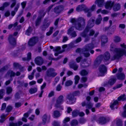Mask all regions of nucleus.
<instances>
[{"instance_id": "obj_40", "label": "nucleus", "mask_w": 126, "mask_h": 126, "mask_svg": "<svg viewBox=\"0 0 126 126\" xmlns=\"http://www.w3.org/2000/svg\"><path fill=\"white\" fill-rule=\"evenodd\" d=\"M88 72L85 70H83L80 72V74L82 76H84L87 75L88 74Z\"/></svg>"}, {"instance_id": "obj_12", "label": "nucleus", "mask_w": 126, "mask_h": 126, "mask_svg": "<svg viewBox=\"0 0 126 126\" xmlns=\"http://www.w3.org/2000/svg\"><path fill=\"white\" fill-rule=\"evenodd\" d=\"M96 121L100 124L102 125L105 124L106 122V119L104 117H99L97 120Z\"/></svg>"}, {"instance_id": "obj_21", "label": "nucleus", "mask_w": 126, "mask_h": 126, "mask_svg": "<svg viewBox=\"0 0 126 126\" xmlns=\"http://www.w3.org/2000/svg\"><path fill=\"white\" fill-rule=\"evenodd\" d=\"M104 0H96L95 2V3L97 4L99 7H102L104 4Z\"/></svg>"}, {"instance_id": "obj_5", "label": "nucleus", "mask_w": 126, "mask_h": 126, "mask_svg": "<svg viewBox=\"0 0 126 126\" xmlns=\"http://www.w3.org/2000/svg\"><path fill=\"white\" fill-rule=\"evenodd\" d=\"M64 6L62 5L56 6L53 9V12L56 14H59L64 10Z\"/></svg>"}, {"instance_id": "obj_36", "label": "nucleus", "mask_w": 126, "mask_h": 126, "mask_svg": "<svg viewBox=\"0 0 126 126\" xmlns=\"http://www.w3.org/2000/svg\"><path fill=\"white\" fill-rule=\"evenodd\" d=\"M81 38L80 37H79L78 38L75 40L73 41L71 43L73 44H77L81 41Z\"/></svg>"}, {"instance_id": "obj_16", "label": "nucleus", "mask_w": 126, "mask_h": 126, "mask_svg": "<svg viewBox=\"0 0 126 126\" xmlns=\"http://www.w3.org/2000/svg\"><path fill=\"white\" fill-rule=\"evenodd\" d=\"M101 40L102 45H103L108 42V38L106 36L103 35L101 36Z\"/></svg>"}, {"instance_id": "obj_38", "label": "nucleus", "mask_w": 126, "mask_h": 126, "mask_svg": "<svg viewBox=\"0 0 126 126\" xmlns=\"http://www.w3.org/2000/svg\"><path fill=\"white\" fill-rule=\"evenodd\" d=\"M74 30V27H72L70 28L67 31V34L70 35L72 33L75 31Z\"/></svg>"}, {"instance_id": "obj_48", "label": "nucleus", "mask_w": 126, "mask_h": 126, "mask_svg": "<svg viewBox=\"0 0 126 126\" xmlns=\"http://www.w3.org/2000/svg\"><path fill=\"white\" fill-rule=\"evenodd\" d=\"M53 27H50V30L48 32H47L46 33V35L47 36H49L52 33L53 30Z\"/></svg>"}, {"instance_id": "obj_18", "label": "nucleus", "mask_w": 126, "mask_h": 126, "mask_svg": "<svg viewBox=\"0 0 126 126\" xmlns=\"http://www.w3.org/2000/svg\"><path fill=\"white\" fill-rule=\"evenodd\" d=\"M87 8L86 6L84 4H82L81 5H79L76 8L77 11L78 12H80L84 10L85 11V9Z\"/></svg>"}, {"instance_id": "obj_23", "label": "nucleus", "mask_w": 126, "mask_h": 126, "mask_svg": "<svg viewBox=\"0 0 126 126\" xmlns=\"http://www.w3.org/2000/svg\"><path fill=\"white\" fill-rule=\"evenodd\" d=\"M31 59V54L30 52H29L27 54V57L23 58L22 60L24 61H29Z\"/></svg>"}, {"instance_id": "obj_3", "label": "nucleus", "mask_w": 126, "mask_h": 126, "mask_svg": "<svg viewBox=\"0 0 126 126\" xmlns=\"http://www.w3.org/2000/svg\"><path fill=\"white\" fill-rule=\"evenodd\" d=\"M99 70L100 73L98 74V76H104L107 71L106 67L103 64L99 66Z\"/></svg>"}, {"instance_id": "obj_29", "label": "nucleus", "mask_w": 126, "mask_h": 126, "mask_svg": "<svg viewBox=\"0 0 126 126\" xmlns=\"http://www.w3.org/2000/svg\"><path fill=\"white\" fill-rule=\"evenodd\" d=\"M49 24V23H45L41 26V28L42 30L45 31L48 27Z\"/></svg>"}, {"instance_id": "obj_25", "label": "nucleus", "mask_w": 126, "mask_h": 126, "mask_svg": "<svg viewBox=\"0 0 126 126\" xmlns=\"http://www.w3.org/2000/svg\"><path fill=\"white\" fill-rule=\"evenodd\" d=\"M69 66L70 68L73 69L74 70H77L78 67V65L75 62L73 63L70 64Z\"/></svg>"}, {"instance_id": "obj_4", "label": "nucleus", "mask_w": 126, "mask_h": 126, "mask_svg": "<svg viewBox=\"0 0 126 126\" xmlns=\"http://www.w3.org/2000/svg\"><path fill=\"white\" fill-rule=\"evenodd\" d=\"M66 98L68 100V101H67V103L70 104H73L75 102L76 100V98L72 94H68L66 97Z\"/></svg>"}, {"instance_id": "obj_41", "label": "nucleus", "mask_w": 126, "mask_h": 126, "mask_svg": "<svg viewBox=\"0 0 126 126\" xmlns=\"http://www.w3.org/2000/svg\"><path fill=\"white\" fill-rule=\"evenodd\" d=\"M32 31V29L31 27L29 26L28 29L26 31V34L29 36L30 35L31 32Z\"/></svg>"}, {"instance_id": "obj_59", "label": "nucleus", "mask_w": 126, "mask_h": 126, "mask_svg": "<svg viewBox=\"0 0 126 126\" xmlns=\"http://www.w3.org/2000/svg\"><path fill=\"white\" fill-rule=\"evenodd\" d=\"M11 70L9 71L7 73L6 75V77H10V78H11Z\"/></svg>"}, {"instance_id": "obj_28", "label": "nucleus", "mask_w": 126, "mask_h": 126, "mask_svg": "<svg viewBox=\"0 0 126 126\" xmlns=\"http://www.w3.org/2000/svg\"><path fill=\"white\" fill-rule=\"evenodd\" d=\"M117 126H122L123 125L122 121L119 119H116L115 120Z\"/></svg>"}, {"instance_id": "obj_46", "label": "nucleus", "mask_w": 126, "mask_h": 126, "mask_svg": "<svg viewBox=\"0 0 126 126\" xmlns=\"http://www.w3.org/2000/svg\"><path fill=\"white\" fill-rule=\"evenodd\" d=\"M118 103V101L117 100L115 101L114 102L110 105V107L112 110L114 109L113 108L114 106L117 104Z\"/></svg>"}, {"instance_id": "obj_62", "label": "nucleus", "mask_w": 126, "mask_h": 126, "mask_svg": "<svg viewBox=\"0 0 126 126\" xmlns=\"http://www.w3.org/2000/svg\"><path fill=\"white\" fill-rule=\"evenodd\" d=\"M79 123L83 124L85 122L86 120L84 118H81L79 119Z\"/></svg>"}, {"instance_id": "obj_63", "label": "nucleus", "mask_w": 126, "mask_h": 126, "mask_svg": "<svg viewBox=\"0 0 126 126\" xmlns=\"http://www.w3.org/2000/svg\"><path fill=\"white\" fill-rule=\"evenodd\" d=\"M79 93L80 92L79 91H77L74 92L72 94L74 96H76L78 95L79 94Z\"/></svg>"}, {"instance_id": "obj_19", "label": "nucleus", "mask_w": 126, "mask_h": 126, "mask_svg": "<svg viewBox=\"0 0 126 126\" xmlns=\"http://www.w3.org/2000/svg\"><path fill=\"white\" fill-rule=\"evenodd\" d=\"M114 4V2L111 3V1H107L106 2L105 7L107 9H108L109 7L111 8Z\"/></svg>"}, {"instance_id": "obj_34", "label": "nucleus", "mask_w": 126, "mask_h": 126, "mask_svg": "<svg viewBox=\"0 0 126 126\" xmlns=\"http://www.w3.org/2000/svg\"><path fill=\"white\" fill-rule=\"evenodd\" d=\"M47 119V115L46 114H45L42 118V123L43 125H45L46 123Z\"/></svg>"}, {"instance_id": "obj_43", "label": "nucleus", "mask_w": 126, "mask_h": 126, "mask_svg": "<svg viewBox=\"0 0 126 126\" xmlns=\"http://www.w3.org/2000/svg\"><path fill=\"white\" fill-rule=\"evenodd\" d=\"M6 93L8 94L11 93L12 91V88L10 87H7L6 88Z\"/></svg>"}, {"instance_id": "obj_37", "label": "nucleus", "mask_w": 126, "mask_h": 126, "mask_svg": "<svg viewBox=\"0 0 126 126\" xmlns=\"http://www.w3.org/2000/svg\"><path fill=\"white\" fill-rule=\"evenodd\" d=\"M37 91V88L35 87L30 89L29 90V92L31 94H32L35 93Z\"/></svg>"}, {"instance_id": "obj_15", "label": "nucleus", "mask_w": 126, "mask_h": 126, "mask_svg": "<svg viewBox=\"0 0 126 126\" xmlns=\"http://www.w3.org/2000/svg\"><path fill=\"white\" fill-rule=\"evenodd\" d=\"M110 53L108 52H105L103 57L104 60L106 61H108L110 58Z\"/></svg>"}, {"instance_id": "obj_39", "label": "nucleus", "mask_w": 126, "mask_h": 126, "mask_svg": "<svg viewBox=\"0 0 126 126\" xmlns=\"http://www.w3.org/2000/svg\"><path fill=\"white\" fill-rule=\"evenodd\" d=\"M36 71L35 70H33L31 73V74L30 75L28 76V77L30 79L32 80L33 79L34 76V73Z\"/></svg>"}, {"instance_id": "obj_55", "label": "nucleus", "mask_w": 126, "mask_h": 126, "mask_svg": "<svg viewBox=\"0 0 126 126\" xmlns=\"http://www.w3.org/2000/svg\"><path fill=\"white\" fill-rule=\"evenodd\" d=\"M12 107L11 106H8L6 108V111L8 112H10L12 110Z\"/></svg>"}, {"instance_id": "obj_58", "label": "nucleus", "mask_w": 126, "mask_h": 126, "mask_svg": "<svg viewBox=\"0 0 126 126\" xmlns=\"http://www.w3.org/2000/svg\"><path fill=\"white\" fill-rule=\"evenodd\" d=\"M95 32L94 30L93 29L90 30L89 33V35L90 36H93Z\"/></svg>"}, {"instance_id": "obj_47", "label": "nucleus", "mask_w": 126, "mask_h": 126, "mask_svg": "<svg viewBox=\"0 0 126 126\" xmlns=\"http://www.w3.org/2000/svg\"><path fill=\"white\" fill-rule=\"evenodd\" d=\"M54 115L56 117H58L60 116V112L58 110H56L54 112Z\"/></svg>"}, {"instance_id": "obj_61", "label": "nucleus", "mask_w": 126, "mask_h": 126, "mask_svg": "<svg viewBox=\"0 0 126 126\" xmlns=\"http://www.w3.org/2000/svg\"><path fill=\"white\" fill-rule=\"evenodd\" d=\"M6 106V103H3L2 105L1 110H4L5 109Z\"/></svg>"}, {"instance_id": "obj_6", "label": "nucleus", "mask_w": 126, "mask_h": 126, "mask_svg": "<svg viewBox=\"0 0 126 126\" xmlns=\"http://www.w3.org/2000/svg\"><path fill=\"white\" fill-rule=\"evenodd\" d=\"M55 70L53 68H49L46 71V74L48 77H54L57 75V73L54 72Z\"/></svg>"}, {"instance_id": "obj_10", "label": "nucleus", "mask_w": 126, "mask_h": 126, "mask_svg": "<svg viewBox=\"0 0 126 126\" xmlns=\"http://www.w3.org/2000/svg\"><path fill=\"white\" fill-rule=\"evenodd\" d=\"M81 105L83 107L86 106V108L88 109H91L93 106V104L90 102H86L85 101H84L81 103Z\"/></svg>"}, {"instance_id": "obj_7", "label": "nucleus", "mask_w": 126, "mask_h": 126, "mask_svg": "<svg viewBox=\"0 0 126 126\" xmlns=\"http://www.w3.org/2000/svg\"><path fill=\"white\" fill-rule=\"evenodd\" d=\"M38 41V39L36 37H33L30 38L28 42V45L29 46H34Z\"/></svg>"}, {"instance_id": "obj_11", "label": "nucleus", "mask_w": 126, "mask_h": 126, "mask_svg": "<svg viewBox=\"0 0 126 126\" xmlns=\"http://www.w3.org/2000/svg\"><path fill=\"white\" fill-rule=\"evenodd\" d=\"M35 63L38 65H41L43 63V61L41 57H38L35 59Z\"/></svg>"}, {"instance_id": "obj_17", "label": "nucleus", "mask_w": 126, "mask_h": 126, "mask_svg": "<svg viewBox=\"0 0 126 126\" xmlns=\"http://www.w3.org/2000/svg\"><path fill=\"white\" fill-rule=\"evenodd\" d=\"M116 76L118 79L121 80L124 79L125 77V75L123 73H118L116 74Z\"/></svg>"}, {"instance_id": "obj_35", "label": "nucleus", "mask_w": 126, "mask_h": 126, "mask_svg": "<svg viewBox=\"0 0 126 126\" xmlns=\"http://www.w3.org/2000/svg\"><path fill=\"white\" fill-rule=\"evenodd\" d=\"M7 116V114L5 115L4 114H2L0 116L1 119L0 120V122L3 123L5 120V118Z\"/></svg>"}, {"instance_id": "obj_50", "label": "nucleus", "mask_w": 126, "mask_h": 126, "mask_svg": "<svg viewBox=\"0 0 126 126\" xmlns=\"http://www.w3.org/2000/svg\"><path fill=\"white\" fill-rule=\"evenodd\" d=\"M72 83L73 82L71 81L68 80L66 82L65 85L66 86H68L72 85Z\"/></svg>"}, {"instance_id": "obj_24", "label": "nucleus", "mask_w": 126, "mask_h": 126, "mask_svg": "<svg viewBox=\"0 0 126 126\" xmlns=\"http://www.w3.org/2000/svg\"><path fill=\"white\" fill-rule=\"evenodd\" d=\"M120 8V4L118 3L115 4L113 7V10L115 11H116L119 10Z\"/></svg>"}, {"instance_id": "obj_8", "label": "nucleus", "mask_w": 126, "mask_h": 126, "mask_svg": "<svg viewBox=\"0 0 126 126\" xmlns=\"http://www.w3.org/2000/svg\"><path fill=\"white\" fill-rule=\"evenodd\" d=\"M9 42L12 46H14L16 44V38L13 35L11 34L9 35L8 37Z\"/></svg>"}, {"instance_id": "obj_20", "label": "nucleus", "mask_w": 126, "mask_h": 126, "mask_svg": "<svg viewBox=\"0 0 126 126\" xmlns=\"http://www.w3.org/2000/svg\"><path fill=\"white\" fill-rule=\"evenodd\" d=\"M94 47V45L92 44H89L86 45L84 47L89 51L93 49Z\"/></svg>"}, {"instance_id": "obj_57", "label": "nucleus", "mask_w": 126, "mask_h": 126, "mask_svg": "<svg viewBox=\"0 0 126 126\" xmlns=\"http://www.w3.org/2000/svg\"><path fill=\"white\" fill-rule=\"evenodd\" d=\"M122 85L123 84L122 83L118 84H117L116 86L114 87L113 88L114 89H116L121 87Z\"/></svg>"}, {"instance_id": "obj_2", "label": "nucleus", "mask_w": 126, "mask_h": 126, "mask_svg": "<svg viewBox=\"0 0 126 126\" xmlns=\"http://www.w3.org/2000/svg\"><path fill=\"white\" fill-rule=\"evenodd\" d=\"M86 19L84 18L80 17L77 19L75 25V28L79 31H81L84 28L86 24Z\"/></svg>"}, {"instance_id": "obj_54", "label": "nucleus", "mask_w": 126, "mask_h": 126, "mask_svg": "<svg viewBox=\"0 0 126 126\" xmlns=\"http://www.w3.org/2000/svg\"><path fill=\"white\" fill-rule=\"evenodd\" d=\"M4 91L3 89L0 90V99H1L3 98Z\"/></svg>"}, {"instance_id": "obj_31", "label": "nucleus", "mask_w": 126, "mask_h": 126, "mask_svg": "<svg viewBox=\"0 0 126 126\" xmlns=\"http://www.w3.org/2000/svg\"><path fill=\"white\" fill-rule=\"evenodd\" d=\"M89 30L85 28L83 32L81 33L80 34L83 37H85L87 35V34L89 32Z\"/></svg>"}, {"instance_id": "obj_22", "label": "nucleus", "mask_w": 126, "mask_h": 126, "mask_svg": "<svg viewBox=\"0 0 126 126\" xmlns=\"http://www.w3.org/2000/svg\"><path fill=\"white\" fill-rule=\"evenodd\" d=\"M102 20V18L101 16L99 15H98V17L96 19L95 23L97 25H98L100 24L101 21Z\"/></svg>"}, {"instance_id": "obj_13", "label": "nucleus", "mask_w": 126, "mask_h": 126, "mask_svg": "<svg viewBox=\"0 0 126 126\" xmlns=\"http://www.w3.org/2000/svg\"><path fill=\"white\" fill-rule=\"evenodd\" d=\"M102 56H99L97 57L94 62V64L95 66H98L102 61Z\"/></svg>"}, {"instance_id": "obj_53", "label": "nucleus", "mask_w": 126, "mask_h": 126, "mask_svg": "<svg viewBox=\"0 0 126 126\" xmlns=\"http://www.w3.org/2000/svg\"><path fill=\"white\" fill-rule=\"evenodd\" d=\"M13 66L14 67L19 68H20L21 67V65L17 63H13Z\"/></svg>"}, {"instance_id": "obj_64", "label": "nucleus", "mask_w": 126, "mask_h": 126, "mask_svg": "<svg viewBox=\"0 0 126 126\" xmlns=\"http://www.w3.org/2000/svg\"><path fill=\"white\" fill-rule=\"evenodd\" d=\"M54 126H59V123L56 121H54L53 124Z\"/></svg>"}, {"instance_id": "obj_49", "label": "nucleus", "mask_w": 126, "mask_h": 126, "mask_svg": "<svg viewBox=\"0 0 126 126\" xmlns=\"http://www.w3.org/2000/svg\"><path fill=\"white\" fill-rule=\"evenodd\" d=\"M79 79L80 78L78 76L76 75L75 76V84H77L78 83Z\"/></svg>"}, {"instance_id": "obj_9", "label": "nucleus", "mask_w": 126, "mask_h": 126, "mask_svg": "<svg viewBox=\"0 0 126 126\" xmlns=\"http://www.w3.org/2000/svg\"><path fill=\"white\" fill-rule=\"evenodd\" d=\"M95 20L92 17H91L87 22V24L86 28L89 30L94 26Z\"/></svg>"}, {"instance_id": "obj_60", "label": "nucleus", "mask_w": 126, "mask_h": 126, "mask_svg": "<svg viewBox=\"0 0 126 126\" xmlns=\"http://www.w3.org/2000/svg\"><path fill=\"white\" fill-rule=\"evenodd\" d=\"M72 37H75L77 36L76 32L75 31L70 35Z\"/></svg>"}, {"instance_id": "obj_33", "label": "nucleus", "mask_w": 126, "mask_h": 126, "mask_svg": "<svg viewBox=\"0 0 126 126\" xmlns=\"http://www.w3.org/2000/svg\"><path fill=\"white\" fill-rule=\"evenodd\" d=\"M118 99L119 101L121 100L122 101L126 100V97L125 96V94H124L121 95L118 98Z\"/></svg>"}, {"instance_id": "obj_42", "label": "nucleus", "mask_w": 126, "mask_h": 126, "mask_svg": "<svg viewBox=\"0 0 126 126\" xmlns=\"http://www.w3.org/2000/svg\"><path fill=\"white\" fill-rule=\"evenodd\" d=\"M78 122L76 120H72L71 122V125L72 126H75L78 124Z\"/></svg>"}, {"instance_id": "obj_44", "label": "nucleus", "mask_w": 126, "mask_h": 126, "mask_svg": "<svg viewBox=\"0 0 126 126\" xmlns=\"http://www.w3.org/2000/svg\"><path fill=\"white\" fill-rule=\"evenodd\" d=\"M72 116L73 117H75L78 115V111L77 110H74L72 113Z\"/></svg>"}, {"instance_id": "obj_27", "label": "nucleus", "mask_w": 126, "mask_h": 126, "mask_svg": "<svg viewBox=\"0 0 126 126\" xmlns=\"http://www.w3.org/2000/svg\"><path fill=\"white\" fill-rule=\"evenodd\" d=\"M63 101L64 97L62 95L60 96L56 100V101L57 102V103L60 104H62Z\"/></svg>"}, {"instance_id": "obj_26", "label": "nucleus", "mask_w": 126, "mask_h": 126, "mask_svg": "<svg viewBox=\"0 0 126 126\" xmlns=\"http://www.w3.org/2000/svg\"><path fill=\"white\" fill-rule=\"evenodd\" d=\"M41 16H38L35 21V26H37L39 25L41 21Z\"/></svg>"}, {"instance_id": "obj_45", "label": "nucleus", "mask_w": 126, "mask_h": 126, "mask_svg": "<svg viewBox=\"0 0 126 126\" xmlns=\"http://www.w3.org/2000/svg\"><path fill=\"white\" fill-rule=\"evenodd\" d=\"M124 108V111L122 113V116L124 117H126V104Z\"/></svg>"}, {"instance_id": "obj_56", "label": "nucleus", "mask_w": 126, "mask_h": 126, "mask_svg": "<svg viewBox=\"0 0 126 126\" xmlns=\"http://www.w3.org/2000/svg\"><path fill=\"white\" fill-rule=\"evenodd\" d=\"M9 126H18L17 123H14L13 122H10Z\"/></svg>"}, {"instance_id": "obj_30", "label": "nucleus", "mask_w": 126, "mask_h": 126, "mask_svg": "<svg viewBox=\"0 0 126 126\" xmlns=\"http://www.w3.org/2000/svg\"><path fill=\"white\" fill-rule=\"evenodd\" d=\"M85 12L86 13H87V16L88 17H89L91 16H92V14L91 13L92 12L91 11V10L88 8H86L85 9Z\"/></svg>"}, {"instance_id": "obj_32", "label": "nucleus", "mask_w": 126, "mask_h": 126, "mask_svg": "<svg viewBox=\"0 0 126 126\" xmlns=\"http://www.w3.org/2000/svg\"><path fill=\"white\" fill-rule=\"evenodd\" d=\"M116 80V79L115 78L111 79L109 81L108 84L110 85H112L114 83Z\"/></svg>"}, {"instance_id": "obj_1", "label": "nucleus", "mask_w": 126, "mask_h": 126, "mask_svg": "<svg viewBox=\"0 0 126 126\" xmlns=\"http://www.w3.org/2000/svg\"><path fill=\"white\" fill-rule=\"evenodd\" d=\"M110 50L114 54L110 59L111 61L118 59L123 55L126 56V51L125 49L116 48V46L113 43L110 45Z\"/></svg>"}, {"instance_id": "obj_52", "label": "nucleus", "mask_w": 126, "mask_h": 126, "mask_svg": "<svg viewBox=\"0 0 126 126\" xmlns=\"http://www.w3.org/2000/svg\"><path fill=\"white\" fill-rule=\"evenodd\" d=\"M8 69L7 65H5L3 66L2 68L0 69V72H2Z\"/></svg>"}, {"instance_id": "obj_51", "label": "nucleus", "mask_w": 126, "mask_h": 126, "mask_svg": "<svg viewBox=\"0 0 126 126\" xmlns=\"http://www.w3.org/2000/svg\"><path fill=\"white\" fill-rule=\"evenodd\" d=\"M114 40L115 42H118L120 41V38L117 36H115L114 37Z\"/></svg>"}, {"instance_id": "obj_14", "label": "nucleus", "mask_w": 126, "mask_h": 126, "mask_svg": "<svg viewBox=\"0 0 126 126\" xmlns=\"http://www.w3.org/2000/svg\"><path fill=\"white\" fill-rule=\"evenodd\" d=\"M89 51L86 49L84 48L81 49V54H83L85 57H88L90 55V54L89 52Z\"/></svg>"}]
</instances>
